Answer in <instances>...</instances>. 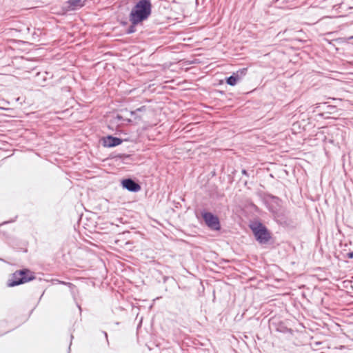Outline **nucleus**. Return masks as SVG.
<instances>
[{"mask_svg":"<svg viewBox=\"0 0 353 353\" xmlns=\"http://www.w3.org/2000/svg\"><path fill=\"white\" fill-rule=\"evenodd\" d=\"M152 13L151 0H138L129 14V20L134 23H142Z\"/></svg>","mask_w":353,"mask_h":353,"instance_id":"1","label":"nucleus"},{"mask_svg":"<svg viewBox=\"0 0 353 353\" xmlns=\"http://www.w3.org/2000/svg\"><path fill=\"white\" fill-rule=\"evenodd\" d=\"M35 276L28 269L17 270L11 274L7 281V286L12 288L32 281Z\"/></svg>","mask_w":353,"mask_h":353,"instance_id":"2","label":"nucleus"},{"mask_svg":"<svg viewBox=\"0 0 353 353\" xmlns=\"http://www.w3.org/2000/svg\"><path fill=\"white\" fill-rule=\"evenodd\" d=\"M256 240L261 244H266L271 239V234L268 228L261 222L250 226Z\"/></svg>","mask_w":353,"mask_h":353,"instance_id":"3","label":"nucleus"},{"mask_svg":"<svg viewBox=\"0 0 353 353\" xmlns=\"http://www.w3.org/2000/svg\"><path fill=\"white\" fill-rule=\"evenodd\" d=\"M202 217L206 225L212 230L221 229L220 221L217 216L210 212H201Z\"/></svg>","mask_w":353,"mask_h":353,"instance_id":"4","label":"nucleus"},{"mask_svg":"<svg viewBox=\"0 0 353 353\" xmlns=\"http://www.w3.org/2000/svg\"><path fill=\"white\" fill-rule=\"evenodd\" d=\"M123 188L132 192H137L141 190V185L134 180L128 178L121 181Z\"/></svg>","mask_w":353,"mask_h":353,"instance_id":"5","label":"nucleus"},{"mask_svg":"<svg viewBox=\"0 0 353 353\" xmlns=\"http://www.w3.org/2000/svg\"><path fill=\"white\" fill-rule=\"evenodd\" d=\"M102 141L104 147L112 148L121 144L123 140L121 138L108 135L103 137Z\"/></svg>","mask_w":353,"mask_h":353,"instance_id":"6","label":"nucleus"},{"mask_svg":"<svg viewBox=\"0 0 353 353\" xmlns=\"http://www.w3.org/2000/svg\"><path fill=\"white\" fill-rule=\"evenodd\" d=\"M84 6V2L82 0H68L64 6L63 9L65 12L73 11L82 8Z\"/></svg>","mask_w":353,"mask_h":353,"instance_id":"7","label":"nucleus"},{"mask_svg":"<svg viewBox=\"0 0 353 353\" xmlns=\"http://www.w3.org/2000/svg\"><path fill=\"white\" fill-rule=\"evenodd\" d=\"M146 106L143 105L135 110L130 111V115L134 119L136 123L140 121L142 119V113L146 111Z\"/></svg>","mask_w":353,"mask_h":353,"instance_id":"8","label":"nucleus"},{"mask_svg":"<svg viewBox=\"0 0 353 353\" xmlns=\"http://www.w3.org/2000/svg\"><path fill=\"white\" fill-rule=\"evenodd\" d=\"M238 81V77H235L234 73L231 76L226 78V83L232 86L235 85Z\"/></svg>","mask_w":353,"mask_h":353,"instance_id":"9","label":"nucleus"},{"mask_svg":"<svg viewBox=\"0 0 353 353\" xmlns=\"http://www.w3.org/2000/svg\"><path fill=\"white\" fill-rule=\"evenodd\" d=\"M247 71H248V68H243L239 69L236 72H234V74L235 75V77H237L238 80L240 81L243 78V77H244L246 74Z\"/></svg>","mask_w":353,"mask_h":353,"instance_id":"10","label":"nucleus"},{"mask_svg":"<svg viewBox=\"0 0 353 353\" xmlns=\"http://www.w3.org/2000/svg\"><path fill=\"white\" fill-rule=\"evenodd\" d=\"M130 21L131 23V25L126 30V33L128 34H131L132 33H134L137 31L136 26L139 24V23H134L133 21Z\"/></svg>","mask_w":353,"mask_h":353,"instance_id":"11","label":"nucleus"},{"mask_svg":"<svg viewBox=\"0 0 353 353\" xmlns=\"http://www.w3.org/2000/svg\"><path fill=\"white\" fill-rule=\"evenodd\" d=\"M116 119L118 121H126L128 123L132 122V120L131 119H123V117L120 114H117V116L116 117Z\"/></svg>","mask_w":353,"mask_h":353,"instance_id":"12","label":"nucleus"},{"mask_svg":"<svg viewBox=\"0 0 353 353\" xmlns=\"http://www.w3.org/2000/svg\"><path fill=\"white\" fill-rule=\"evenodd\" d=\"M275 218L277 219L278 221L280 222V223H285L286 221L279 214L276 213L275 214Z\"/></svg>","mask_w":353,"mask_h":353,"instance_id":"13","label":"nucleus"},{"mask_svg":"<svg viewBox=\"0 0 353 353\" xmlns=\"http://www.w3.org/2000/svg\"><path fill=\"white\" fill-rule=\"evenodd\" d=\"M272 199L278 205H279V202L281 201V200L277 196H272Z\"/></svg>","mask_w":353,"mask_h":353,"instance_id":"14","label":"nucleus"},{"mask_svg":"<svg viewBox=\"0 0 353 353\" xmlns=\"http://www.w3.org/2000/svg\"><path fill=\"white\" fill-rule=\"evenodd\" d=\"M346 257L350 259H353V252H350L347 253Z\"/></svg>","mask_w":353,"mask_h":353,"instance_id":"15","label":"nucleus"},{"mask_svg":"<svg viewBox=\"0 0 353 353\" xmlns=\"http://www.w3.org/2000/svg\"><path fill=\"white\" fill-rule=\"evenodd\" d=\"M286 330H288V328L284 326H282L281 328H277V330L281 332H285Z\"/></svg>","mask_w":353,"mask_h":353,"instance_id":"16","label":"nucleus"},{"mask_svg":"<svg viewBox=\"0 0 353 353\" xmlns=\"http://www.w3.org/2000/svg\"><path fill=\"white\" fill-rule=\"evenodd\" d=\"M60 283L61 284L68 285L69 287H73L74 286V285L72 283H67V282H64V281H61Z\"/></svg>","mask_w":353,"mask_h":353,"instance_id":"17","label":"nucleus"},{"mask_svg":"<svg viewBox=\"0 0 353 353\" xmlns=\"http://www.w3.org/2000/svg\"><path fill=\"white\" fill-rule=\"evenodd\" d=\"M13 221H14V220H12V221H4L0 225H4V224H7L8 223H11V222H13Z\"/></svg>","mask_w":353,"mask_h":353,"instance_id":"18","label":"nucleus"},{"mask_svg":"<svg viewBox=\"0 0 353 353\" xmlns=\"http://www.w3.org/2000/svg\"><path fill=\"white\" fill-rule=\"evenodd\" d=\"M242 174H245V175H247L248 172H247V171L245 170H242Z\"/></svg>","mask_w":353,"mask_h":353,"instance_id":"19","label":"nucleus"},{"mask_svg":"<svg viewBox=\"0 0 353 353\" xmlns=\"http://www.w3.org/2000/svg\"><path fill=\"white\" fill-rule=\"evenodd\" d=\"M104 334H105V336L106 337V339H108V334L106 332H104Z\"/></svg>","mask_w":353,"mask_h":353,"instance_id":"20","label":"nucleus"}]
</instances>
